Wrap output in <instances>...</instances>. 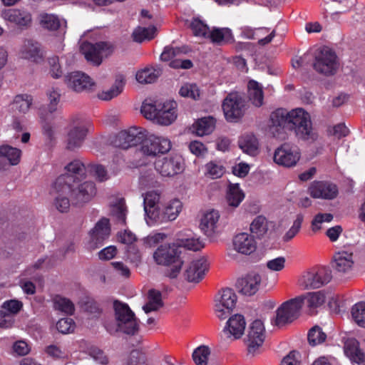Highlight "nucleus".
<instances>
[{"mask_svg":"<svg viewBox=\"0 0 365 365\" xmlns=\"http://www.w3.org/2000/svg\"><path fill=\"white\" fill-rule=\"evenodd\" d=\"M65 169L66 173L62 175L71 177L73 180L71 182H80L86 176L88 172L87 164L83 163L81 160L76 159L69 163Z\"/></svg>","mask_w":365,"mask_h":365,"instance_id":"obj_28","label":"nucleus"},{"mask_svg":"<svg viewBox=\"0 0 365 365\" xmlns=\"http://www.w3.org/2000/svg\"><path fill=\"white\" fill-rule=\"evenodd\" d=\"M239 145L243 152L255 155L258 149V141L254 135H247L240 140Z\"/></svg>","mask_w":365,"mask_h":365,"instance_id":"obj_44","label":"nucleus"},{"mask_svg":"<svg viewBox=\"0 0 365 365\" xmlns=\"http://www.w3.org/2000/svg\"><path fill=\"white\" fill-rule=\"evenodd\" d=\"M3 17L6 21L14 23L22 28L29 26L31 23V14L24 10L14 9L5 10L3 12Z\"/></svg>","mask_w":365,"mask_h":365,"instance_id":"obj_27","label":"nucleus"},{"mask_svg":"<svg viewBox=\"0 0 365 365\" xmlns=\"http://www.w3.org/2000/svg\"><path fill=\"white\" fill-rule=\"evenodd\" d=\"M72 191L70 197L76 204H82L90 201L96 193V185L92 181L82 183L70 182Z\"/></svg>","mask_w":365,"mask_h":365,"instance_id":"obj_16","label":"nucleus"},{"mask_svg":"<svg viewBox=\"0 0 365 365\" xmlns=\"http://www.w3.org/2000/svg\"><path fill=\"white\" fill-rule=\"evenodd\" d=\"M246 322L244 316L235 314L230 317L226 326L222 330V334L226 338L233 337L234 339H240L244 334Z\"/></svg>","mask_w":365,"mask_h":365,"instance_id":"obj_21","label":"nucleus"},{"mask_svg":"<svg viewBox=\"0 0 365 365\" xmlns=\"http://www.w3.org/2000/svg\"><path fill=\"white\" fill-rule=\"evenodd\" d=\"M265 339V328L259 319L255 320L250 326L245 343L247 345V354L255 356L264 343Z\"/></svg>","mask_w":365,"mask_h":365,"instance_id":"obj_11","label":"nucleus"},{"mask_svg":"<svg viewBox=\"0 0 365 365\" xmlns=\"http://www.w3.org/2000/svg\"><path fill=\"white\" fill-rule=\"evenodd\" d=\"M179 94L182 97L198 100L200 96V91L195 83H186L180 88Z\"/></svg>","mask_w":365,"mask_h":365,"instance_id":"obj_53","label":"nucleus"},{"mask_svg":"<svg viewBox=\"0 0 365 365\" xmlns=\"http://www.w3.org/2000/svg\"><path fill=\"white\" fill-rule=\"evenodd\" d=\"M215 125V119L213 117H205L199 119L195 124L196 133L199 135L210 134Z\"/></svg>","mask_w":365,"mask_h":365,"instance_id":"obj_45","label":"nucleus"},{"mask_svg":"<svg viewBox=\"0 0 365 365\" xmlns=\"http://www.w3.org/2000/svg\"><path fill=\"white\" fill-rule=\"evenodd\" d=\"M353 264V254L343 251L334 255L332 267L336 272L345 273L351 269Z\"/></svg>","mask_w":365,"mask_h":365,"instance_id":"obj_30","label":"nucleus"},{"mask_svg":"<svg viewBox=\"0 0 365 365\" xmlns=\"http://www.w3.org/2000/svg\"><path fill=\"white\" fill-rule=\"evenodd\" d=\"M334 216L331 213H318L317 214L312 222L311 228L314 232H317L322 229L323 222H330L333 220Z\"/></svg>","mask_w":365,"mask_h":365,"instance_id":"obj_55","label":"nucleus"},{"mask_svg":"<svg viewBox=\"0 0 365 365\" xmlns=\"http://www.w3.org/2000/svg\"><path fill=\"white\" fill-rule=\"evenodd\" d=\"M32 103L33 98L31 95H17L14 99L12 108L19 113H26L29 110Z\"/></svg>","mask_w":365,"mask_h":365,"instance_id":"obj_43","label":"nucleus"},{"mask_svg":"<svg viewBox=\"0 0 365 365\" xmlns=\"http://www.w3.org/2000/svg\"><path fill=\"white\" fill-rule=\"evenodd\" d=\"M125 86V79L123 75H118L115 78L114 84L107 91H103L98 93V98L103 101H110L117 97L122 93Z\"/></svg>","mask_w":365,"mask_h":365,"instance_id":"obj_37","label":"nucleus"},{"mask_svg":"<svg viewBox=\"0 0 365 365\" xmlns=\"http://www.w3.org/2000/svg\"><path fill=\"white\" fill-rule=\"evenodd\" d=\"M126 365H148L145 356L137 350H133L127 360Z\"/></svg>","mask_w":365,"mask_h":365,"instance_id":"obj_64","label":"nucleus"},{"mask_svg":"<svg viewBox=\"0 0 365 365\" xmlns=\"http://www.w3.org/2000/svg\"><path fill=\"white\" fill-rule=\"evenodd\" d=\"M24 52L26 54V58H29L35 62H38L42 58L40 48L37 43H34L28 41V43L24 46Z\"/></svg>","mask_w":365,"mask_h":365,"instance_id":"obj_56","label":"nucleus"},{"mask_svg":"<svg viewBox=\"0 0 365 365\" xmlns=\"http://www.w3.org/2000/svg\"><path fill=\"white\" fill-rule=\"evenodd\" d=\"M23 307V304L17 299H10L4 302L1 305L3 309L9 316L16 314L20 312Z\"/></svg>","mask_w":365,"mask_h":365,"instance_id":"obj_62","label":"nucleus"},{"mask_svg":"<svg viewBox=\"0 0 365 365\" xmlns=\"http://www.w3.org/2000/svg\"><path fill=\"white\" fill-rule=\"evenodd\" d=\"M88 172L92 174L100 182L108 180V173L104 166L98 164H87Z\"/></svg>","mask_w":365,"mask_h":365,"instance_id":"obj_57","label":"nucleus"},{"mask_svg":"<svg viewBox=\"0 0 365 365\" xmlns=\"http://www.w3.org/2000/svg\"><path fill=\"white\" fill-rule=\"evenodd\" d=\"M180 254V246L168 244L158 247L153 254V258L155 262L160 265L169 266L173 264V267L168 271L166 276L174 279L178 277L183 264Z\"/></svg>","mask_w":365,"mask_h":365,"instance_id":"obj_4","label":"nucleus"},{"mask_svg":"<svg viewBox=\"0 0 365 365\" xmlns=\"http://www.w3.org/2000/svg\"><path fill=\"white\" fill-rule=\"evenodd\" d=\"M237 295L234 290L230 288L222 289L216 296V304L218 307L233 309L237 302Z\"/></svg>","mask_w":365,"mask_h":365,"instance_id":"obj_32","label":"nucleus"},{"mask_svg":"<svg viewBox=\"0 0 365 365\" xmlns=\"http://www.w3.org/2000/svg\"><path fill=\"white\" fill-rule=\"evenodd\" d=\"M274 161L284 167H293L300 158V153L297 146L284 143L276 149L274 154Z\"/></svg>","mask_w":365,"mask_h":365,"instance_id":"obj_17","label":"nucleus"},{"mask_svg":"<svg viewBox=\"0 0 365 365\" xmlns=\"http://www.w3.org/2000/svg\"><path fill=\"white\" fill-rule=\"evenodd\" d=\"M308 192L315 199L334 200L339 194V188L330 181L315 180L310 184Z\"/></svg>","mask_w":365,"mask_h":365,"instance_id":"obj_15","label":"nucleus"},{"mask_svg":"<svg viewBox=\"0 0 365 365\" xmlns=\"http://www.w3.org/2000/svg\"><path fill=\"white\" fill-rule=\"evenodd\" d=\"M162 71L160 68L145 67L136 73L137 81L142 84L154 83L161 75Z\"/></svg>","mask_w":365,"mask_h":365,"instance_id":"obj_35","label":"nucleus"},{"mask_svg":"<svg viewBox=\"0 0 365 365\" xmlns=\"http://www.w3.org/2000/svg\"><path fill=\"white\" fill-rule=\"evenodd\" d=\"M268 230L267 220L265 217L258 215L250 225V231L257 237L264 236Z\"/></svg>","mask_w":365,"mask_h":365,"instance_id":"obj_47","label":"nucleus"},{"mask_svg":"<svg viewBox=\"0 0 365 365\" xmlns=\"http://www.w3.org/2000/svg\"><path fill=\"white\" fill-rule=\"evenodd\" d=\"M73 178L67 175L58 176L53 182L51 195L54 197V205L61 212H66L70 208V192L72 191L70 182Z\"/></svg>","mask_w":365,"mask_h":365,"instance_id":"obj_5","label":"nucleus"},{"mask_svg":"<svg viewBox=\"0 0 365 365\" xmlns=\"http://www.w3.org/2000/svg\"><path fill=\"white\" fill-rule=\"evenodd\" d=\"M300 297L304 299V304H306L310 310L321 306L325 299L324 294L321 292H309Z\"/></svg>","mask_w":365,"mask_h":365,"instance_id":"obj_46","label":"nucleus"},{"mask_svg":"<svg viewBox=\"0 0 365 365\" xmlns=\"http://www.w3.org/2000/svg\"><path fill=\"white\" fill-rule=\"evenodd\" d=\"M113 46L106 41H99L96 43L83 42L81 51L86 59L94 66L101 64L103 58H107L113 52Z\"/></svg>","mask_w":365,"mask_h":365,"instance_id":"obj_7","label":"nucleus"},{"mask_svg":"<svg viewBox=\"0 0 365 365\" xmlns=\"http://www.w3.org/2000/svg\"><path fill=\"white\" fill-rule=\"evenodd\" d=\"M303 304L304 299L302 297H296L282 303L276 311V317L273 324L281 327L292 323L299 317Z\"/></svg>","mask_w":365,"mask_h":365,"instance_id":"obj_6","label":"nucleus"},{"mask_svg":"<svg viewBox=\"0 0 365 365\" xmlns=\"http://www.w3.org/2000/svg\"><path fill=\"white\" fill-rule=\"evenodd\" d=\"M66 82L68 86L76 92L88 91L94 86L91 78L80 71L71 72L66 75Z\"/></svg>","mask_w":365,"mask_h":365,"instance_id":"obj_19","label":"nucleus"},{"mask_svg":"<svg viewBox=\"0 0 365 365\" xmlns=\"http://www.w3.org/2000/svg\"><path fill=\"white\" fill-rule=\"evenodd\" d=\"M159 200L160 195L156 191H149L145 195L143 200L144 210L147 223L150 225H153L155 218L158 217L157 213L160 209Z\"/></svg>","mask_w":365,"mask_h":365,"instance_id":"obj_22","label":"nucleus"},{"mask_svg":"<svg viewBox=\"0 0 365 365\" xmlns=\"http://www.w3.org/2000/svg\"><path fill=\"white\" fill-rule=\"evenodd\" d=\"M110 232L108 219L105 217L101 219L90 232V248L95 250L102 246L104 240L108 237Z\"/></svg>","mask_w":365,"mask_h":365,"instance_id":"obj_18","label":"nucleus"},{"mask_svg":"<svg viewBox=\"0 0 365 365\" xmlns=\"http://www.w3.org/2000/svg\"><path fill=\"white\" fill-rule=\"evenodd\" d=\"M222 110L227 121L236 122L245 111V101L237 93H230L222 102Z\"/></svg>","mask_w":365,"mask_h":365,"instance_id":"obj_12","label":"nucleus"},{"mask_svg":"<svg viewBox=\"0 0 365 365\" xmlns=\"http://www.w3.org/2000/svg\"><path fill=\"white\" fill-rule=\"evenodd\" d=\"M344 353L354 363L363 364L365 354L359 347V342L356 339H348L344 344Z\"/></svg>","mask_w":365,"mask_h":365,"instance_id":"obj_29","label":"nucleus"},{"mask_svg":"<svg viewBox=\"0 0 365 365\" xmlns=\"http://www.w3.org/2000/svg\"><path fill=\"white\" fill-rule=\"evenodd\" d=\"M40 24L41 26L49 31H57L63 34L66 33V21H61L59 18L53 14H43L41 15Z\"/></svg>","mask_w":365,"mask_h":365,"instance_id":"obj_31","label":"nucleus"},{"mask_svg":"<svg viewBox=\"0 0 365 365\" xmlns=\"http://www.w3.org/2000/svg\"><path fill=\"white\" fill-rule=\"evenodd\" d=\"M261 281V276L258 273L251 272L238 280L237 286L243 294L252 296L259 290Z\"/></svg>","mask_w":365,"mask_h":365,"instance_id":"obj_25","label":"nucleus"},{"mask_svg":"<svg viewBox=\"0 0 365 365\" xmlns=\"http://www.w3.org/2000/svg\"><path fill=\"white\" fill-rule=\"evenodd\" d=\"M185 53V51L184 50V48L167 46L164 48L163 51L160 55V60L165 62L170 61L180 54Z\"/></svg>","mask_w":365,"mask_h":365,"instance_id":"obj_58","label":"nucleus"},{"mask_svg":"<svg viewBox=\"0 0 365 365\" xmlns=\"http://www.w3.org/2000/svg\"><path fill=\"white\" fill-rule=\"evenodd\" d=\"M294 130L296 135L304 140L314 141L318 135L313 131L309 114L303 108L287 112L277 109L270 115L269 131L274 137L284 138L285 130Z\"/></svg>","mask_w":365,"mask_h":365,"instance_id":"obj_1","label":"nucleus"},{"mask_svg":"<svg viewBox=\"0 0 365 365\" xmlns=\"http://www.w3.org/2000/svg\"><path fill=\"white\" fill-rule=\"evenodd\" d=\"M190 29L195 36L207 38L210 28L207 24L197 18L192 19L190 24Z\"/></svg>","mask_w":365,"mask_h":365,"instance_id":"obj_52","label":"nucleus"},{"mask_svg":"<svg viewBox=\"0 0 365 365\" xmlns=\"http://www.w3.org/2000/svg\"><path fill=\"white\" fill-rule=\"evenodd\" d=\"M232 245L236 252L246 255L255 252L257 247L254 237L246 232L236 235L232 240Z\"/></svg>","mask_w":365,"mask_h":365,"instance_id":"obj_24","label":"nucleus"},{"mask_svg":"<svg viewBox=\"0 0 365 365\" xmlns=\"http://www.w3.org/2000/svg\"><path fill=\"white\" fill-rule=\"evenodd\" d=\"M247 88L248 97L251 103L256 107L262 106L264 101V92L262 87L257 81L250 80L248 82Z\"/></svg>","mask_w":365,"mask_h":365,"instance_id":"obj_38","label":"nucleus"},{"mask_svg":"<svg viewBox=\"0 0 365 365\" xmlns=\"http://www.w3.org/2000/svg\"><path fill=\"white\" fill-rule=\"evenodd\" d=\"M156 28L154 26L149 27H137L132 34L133 39L135 42L142 43L145 40H151L154 38L156 33Z\"/></svg>","mask_w":365,"mask_h":365,"instance_id":"obj_42","label":"nucleus"},{"mask_svg":"<svg viewBox=\"0 0 365 365\" xmlns=\"http://www.w3.org/2000/svg\"><path fill=\"white\" fill-rule=\"evenodd\" d=\"M206 175L212 179H217L222 176L225 173V168L215 162H210L206 164Z\"/></svg>","mask_w":365,"mask_h":365,"instance_id":"obj_60","label":"nucleus"},{"mask_svg":"<svg viewBox=\"0 0 365 365\" xmlns=\"http://www.w3.org/2000/svg\"><path fill=\"white\" fill-rule=\"evenodd\" d=\"M113 309L116 324L106 323L104 327L108 332L113 335L118 331L133 336L139 330V320L128 304L118 299L113 301Z\"/></svg>","mask_w":365,"mask_h":365,"instance_id":"obj_2","label":"nucleus"},{"mask_svg":"<svg viewBox=\"0 0 365 365\" xmlns=\"http://www.w3.org/2000/svg\"><path fill=\"white\" fill-rule=\"evenodd\" d=\"M220 218L217 211L211 210L204 215L201 219L200 228L207 236H211L217 227Z\"/></svg>","mask_w":365,"mask_h":365,"instance_id":"obj_33","label":"nucleus"},{"mask_svg":"<svg viewBox=\"0 0 365 365\" xmlns=\"http://www.w3.org/2000/svg\"><path fill=\"white\" fill-rule=\"evenodd\" d=\"M351 315L355 322L365 328V302H359L351 308Z\"/></svg>","mask_w":365,"mask_h":365,"instance_id":"obj_51","label":"nucleus"},{"mask_svg":"<svg viewBox=\"0 0 365 365\" xmlns=\"http://www.w3.org/2000/svg\"><path fill=\"white\" fill-rule=\"evenodd\" d=\"M176 109L177 103L175 101H168L165 103H147V101H145L140 110L145 118L160 125H168L177 118Z\"/></svg>","mask_w":365,"mask_h":365,"instance_id":"obj_3","label":"nucleus"},{"mask_svg":"<svg viewBox=\"0 0 365 365\" xmlns=\"http://www.w3.org/2000/svg\"><path fill=\"white\" fill-rule=\"evenodd\" d=\"M327 334L319 326L313 327L308 332L307 339L310 345L316 346L325 341Z\"/></svg>","mask_w":365,"mask_h":365,"instance_id":"obj_49","label":"nucleus"},{"mask_svg":"<svg viewBox=\"0 0 365 365\" xmlns=\"http://www.w3.org/2000/svg\"><path fill=\"white\" fill-rule=\"evenodd\" d=\"M207 38L210 39L211 42L222 46L232 41L231 31L227 28H214L209 31Z\"/></svg>","mask_w":365,"mask_h":365,"instance_id":"obj_34","label":"nucleus"},{"mask_svg":"<svg viewBox=\"0 0 365 365\" xmlns=\"http://www.w3.org/2000/svg\"><path fill=\"white\" fill-rule=\"evenodd\" d=\"M155 169L163 177H173L184 170V162L179 155L164 157L155 162Z\"/></svg>","mask_w":365,"mask_h":365,"instance_id":"obj_13","label":"nucleus"},{"mask_svg":"<svg viewBox=\"0 0 365 365\" xmlns=\"http://www.w3.org/2000/svg\"><path fill=\"white\" fill-rule=\"evenodd\" d=\"M313 67L317 72L325 76L335 74L339 67L336 54L329 47H323L315 56Z\"/></svg>","mask_w":365,"mask_h":365,"instance_id":"obj_9","label":"nucleus"},{"mask_svg":"<svg viewBox=\"0 0 365 365\" xmlns=\"http://www.w3.org/2000/svg\"><path fill=\"white\" fill-rule=\"evenodd\" d=\"M0 157L6 158L11 165L19 163L21 157V150L9 145L0 146Z\"/></svg>","mask_w":365,"mask_h":365,"instance_id":"obj_41","label":"nucleus"},{"mask_svg":"<svg viewBox=\"0 0 365 365\" xmlns=\"http://www.w3.org/2000/svg\"><path fill=\"white\" fill-rule=\"evenodd\" d=\"M303 220L304 216L302 214H298L297 215L295 220L293 222L292 226L285 233V235L283 237V240L284 242H289L297 235V234L299 232L301 229Z\"/></svg>","mask_w":365,"mask_h":365,"instance_id":"obj_59","label":"nucleus"},{"mask_svg":"<svg viewBox=\"0 0 365 365\" xmlns=\"http://www.w3.org/2000/svg\"><path fill=\"white\" fill-rule=\"evenodd\" d=\"M148 302L143 307L145 313L157 311L163 307V302L162 299V294L160 291L152 289H150L148 294Z\"/></svg>","mask_w":365,"mask_h":365,"instance_id":"obj_39","label":"nucleus"},{"mask_svg":"<svg viewBox=\"0 0 365 365\" xmlns=\"http://www.w3.org/2000/svg\"><path fill=\"white\" fill-rule=\"evenodd\" d=\"M145 136V131L141 128L132 127L127 130L119 132L115 135L113 143L115 147L128 149L140 145Z\"/></svg>","mask_w":365,"mask_h":365,"instance_id":"obj_14","label":"nucleus"},{"mask_svg":"<svg viewBox=\"0 0 365 365\" xmlns=\"http://www.w3.org/2000/svg\"><path fill=\"white\" fill-rule=\"evenodd\" d=\"M210 354L209 347L202 345L194 350L192 359L196 365H207Z\"/></svg>","mask_w":365,"mask_h":365,"instance_id":"obj_50","label":"nucleus"},{"mask_svg":"<svg viewBox=\"0 0 365 365\" xmlns=\"http://www.w3.org/2000/svg\"><path fill=\"white\" fill-rule=\"evenodd\" d=\"M208 270V264L205 258L193 260L185 272V279L190 282L201 281Z\"/></svg>","mask_w":365,"mask_h":365,"instance_id":"obj_23","label":"nucleus"},{"mask_svg":"<svg viewBox=\"0 0 365 365\" xmlns=\"http://www.w3.org/2000/svg\"><path fill=\"white\" fill-rule=\"evenodd\" d=\"M182 207V202L179 200H170L158 210V217L155 218L153 225L175 220L180 212Z\"/></svg>","mask_w":365,"mask_h":365,"instance_id":"obj_20","label":"nucleus"},{"mask_svg":"<svg viewBox=\"0 0 365 365\" xmlns=\"http://www.w3.org/2000/svg\"><path fill=\"white\" fill-rule=\"evenodd\" d=\"M81 307L83 310L92 317H98L102 313V309L99 304L93 298L86 297L83 302Z\"/></svg>","mask_w":365,"mask_h":365,"instance_id":"obj_48","label":"nucleus"},{"mask_svg":"<svg viewBox=\"0 0 365 365\" xmlns=\"http://www.w3.org/2000/svg\"><path fill=\"white\" fill-rule=\"evenodd\" d=\"M172 148L169 139L155 135H150L143 138L140 144L141 152L147 156L155 157L159 154L168 153Z\"/></svg>","mask_w":365,"mask_h":365,"instance_id":"obj_10","label":"nucleus"},{"mask_svg":"<svg viewBox=\"0 0 365 365\" xmlns=\"http://www.w3.org/2000/svg\"><path fill=\"white\" fill-rule=\"evenodd\" d=\"M331 272L326 267H315L304 272L299 284L306 289H314L328 284L331 279Z\"/></svg>","mask_w":365,"mask_h":365,"instance_id":"obj_8","label":"nucleus"},{"mask_svg":"<svg viewBox=\"0 0 365 365\" xmlns=\"http://www.w3.org/2000/svg\"><path fill=\"white\" fill-rule=\"evenodd\" d=\"M54 307L56 309L70 315L73 314L75 311L73 303L64 297H56L54 300Z\"/></svg>","mask_w":365,"mask_h":365,"instance_id":"obj_54","label":"nucleus"},{"mask_svg":"<svg viewBox=\"0 0 365 365\" xmlns=\"http://www.w3.org/2000/svg\"><path fill=\"white\" fill-rule=\"evenodd\" d=\"M88 133L85 124H80L71 128L67 135V149L73 150L80 148Z\"/></svg>","mask_w":365,"mask_h":365,"instance_id":"obj_26","label":"nucleus"},{"mask_svg":"<svg viewBox=\"0 0 365 365\" xmlns=\"http://www.w3.org/2000/svg\"><path fill=\"white\" fill-rule=\"evenodd\" d=\"M89 355L96 362L102 365H106L108 363V358L104 351L97 346H91L88 350Z\"/></svg>","mask_w":365,"mask_h":365,"instance_id":"obj_63","label":"nucleus"},{"mask_svg":"<svg viewBox=\"0 0 365 365\" xmlns=\"http://www.w3.org/2000/svg\"><path fill=\"white\" fill-rule=\"evenodd\" d=\"M245 198V193L240 189L239 184H230L226 194L228 205L237 207Z\"/></svg>","mask_w":365,"mask_h":365,"instance_id":"obj_40","label":"nucleus"},{"mask_svg":"<svg viewBox=\"0 0 365 365\" xmlns=\"http://www.w3.org/2000/svg\"><path fill=\"white\" fill-rule=\"evenodd\" d=\"M76 324L71 318H62L56 323V329L63 334L71 333L74 331Z\"/></svg>","mask_w":365,"mask_h":365,"instance_id":"obj_61","label":"nucleus"},{"mask_svg":"<svg viewBox=\"0 0 365 365\" xmlns=\"http://www.w3.org/2000/svg\"><path fill=\"white\" fill-rule=\"evenodd\" d=\"M128 210L124 198L118 199L116 202L110 205V215L117 224L126 225V215Z\"/></svg>","mask_w":365,"mask_h":365,"instance_id":"obj_36","label":"nucleus"}]
</instances>
